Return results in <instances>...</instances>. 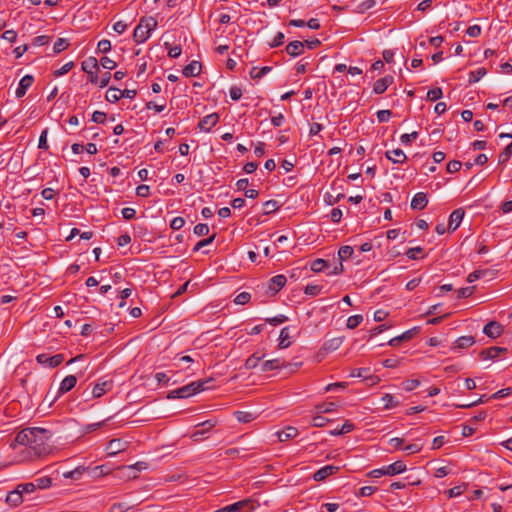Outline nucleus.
<instances>
[{
	"label": "nucleus",
	"instance_id": "obj_63",
	"mask_svg": "<svg viewBox=\"0 0 512 512\" xmlns=\"http://www.w3.org/2000/svg\"><path fill=\"white\" fill-rule=\"evenodd\" d=\"M392 112L390 110H379L377 112V119L380 123L388 122Z\"/></svg>",
	"mask_w": 512,
	"mask_h": 512
},
{
	"label": "nucleus",
	"instance_id": "obj_47",
	"mask_svg": "<svg viewBox=\"0 0 512 512\" xmlns=\"http://www.w3.org/2000/svg\"><path fill=\"white\" fill-rule=\"evenodd\" d=\"M442 95H443V92H442L441 88H439V87L433 88L427 92V99L430 101H436V100L440 99L442 97Z\"/></svg>",
	"mask_w": 512,
	"mask_h": 512
},
{
	"label": "nucleus",
	"instance_id": "obj_29",
	"mask_svg": "<svg viewBox=\"0 0 512 512\" xmlns=\"http://www.w3.org/2000/svg\"><path fill=\"white\" fill-rule=\"evenodd\" d=\"M381 401L384 403V409H392L401 404V402L392 394L386 393L381 397Z\"/></svg>",
	"mask_w": 512,
	"mask_h": 512
},
{
	"label": "nucleus",
	"instance_id": "obj_44",
	"mask_svg": "<svg viewBox=\"0 0 512 512\" xmlns=\"http://www.w3.org/2000/svg\"><path fill=\"white\" fill-rule=\"evenodd\" d=\"M166 49H168V56L170 58H177L181 55L182 49L180 46L171 47L168 42L164 43Z\"/></svg>",
	"mask_w": 512,
	"mask_h": 512
},
{
	"label": "nucleus",
	"instance_id": "obj_4",
	"mask_svg": "<svg viewBox=\"0 0 512 512\" xmlns=\"http://www.w3.org/2000/svg\"><path fill=\"white\" fill-rule=\"evenodd\" d=\"M64 360L63 354H56L54 356H49L47 354H39L36 357V361L41 364L48 366L49 368H55L59 366Z\"/></svg>",
	"mask_w": 512,
	"mask_h": 512
},
{
	"label": "nucleus",
	"instance_id": "obj_12",
	"mask_svg": "<svg viewBox=\"0 0 512 512\" xmlns=\"http://www.w3.org/2000/svg\"><path fill=\"white\" fill-rule=\"evenodd\" d=\"M464 214L465 212L462 208L454 210L449 217L448 229L455 231L463 220Z\"/></svg>",
	"mask_w": 512,
	"mask_h": 512
},
{
	"label": "nucleus",
	"instance_id": "obj_42",
	"mask_svg": "<svg viewBox=\"0 0 512 512\" xmlns=\"http://www.w3.org/2000/svg\"><path fill=\"white\" fill-rule=\"evenodd\" d=\"M330 420L324 416H322V414H316L315 416H313L312 418V425L314 427H324L326 426V424L329 422Z\"/></svg>",
	"mask_w": 512,
	"mask_h": 512
},
{
	"label": "nucleus",
	"instance_id": "obj_62",
	"mask_svg": "<svg viewBox=\"0 0 512 512\" xmlns=\"http://www.w3.org/2000/svg\"><path fill=\"white\" fill-rule=\"evenodd\" d=\"M136 195L139 197L146 198L150 195V187L145 184H141L136 188Z\"/></svg>",
	"mask_w": 512,
	"mask_h": 512
},
{
	"label": "nucleus",
	"instance_id": "obj_39",
	"mask_svg": "<svg viewBox=\"0 0 512 512\" xmlns=\"http://www.w3.org/2000/svg\"><path fill=\"white\" fill-rule=\"evenodd\" d=\"M33 483L35 485V488L47 489V488L51 487L52 480L50 477L44 476V477L37 478L35 480V482H33Z\"/></svg>",
	"mask_w": 512,
	"mask_h": 512
},
{
	"label": "nucleus",
	"instance_id": "obj_19",
	"mask_svg": "<svg viewBox=\"0 0 512 512\" xmlns=\"http://www.w3.org/2000/svg\"><path fill=\"white\" fill-rule=\"evenodd\" d=\"M23 502V496L17 488L10 491L6 496V503L11 507H17Z\"/></svg>",
	"mask_w": 512,
	"mask_h": 512
},
{
	"label": "nucleus",
	"instance_id": "obj_1",
	"mask_svg": "<svg viewBox=\"0 0 512 512\" xmlns=\"http://www.w3.org/2000/svg\"><path fill=\"white\" fill-rule=\"evenodd\" d=\"M51 432L40 427H28L19 431L14 442L19 445L28 446L37 457H43L50 453L49 441Z\"/></svg>",
	"mask_w": 512,
	"mask_h": 512
},
{
	"label": "nucleus",
	"instance_id": "obj_31",
	"mask_svg": "<svg viewBox=\"0 0 512 512\" xmlns=\"http://www.w3.org/2000/svg\"><path fill=\"white\" fill-rule=\"evenodd\" d=\"M315 410L318 414L331 413L337 410V405L334 402H324L317 404Z\"/></svg>",
	"mask_w": 512,
	"mask_h": 512
},
{
	"label": "nucleus",
	"instance_id": "obj_49",
	"mask_svg": "<svg viewBox=\"0 0 512 512\" xmlns=\"http://www.w3.org/2000/svg\"><path fill=\"white\" fill-rule=\"evenodd\" d=\"M73 67H74V62L70 61V62L64 64L61 68L55 70L53 74L55 77H60L64 74L68 73Z\"/></svg>",
	"mask_w": 512,
	"mask_h": 512
},
{
	"label": "nucleus",
	"instance_id": "obj_33",
	"mask_svg": "<svg viewBox=\"0 0 512 512\" xmlns=\"http://www.w3.org/2000/svg\"><path fill=\"white\" fill-rule=\"evenodd\" d=\"M120 89L115 87H110L106 92V100L111 103H115L121 99V96H119Z\"/></svg>",
	"mask_w": 512,
	"mask_h": 512
},
{
	"label": "nucleus",
	"instance_id": "obj_37",
	"mask_svg": "<svg viewBox=\"0 0 512 512\" xmlns=\"http://www.w3.org/2000/svg\"><path fill=\"white\" fill-rule=\"evenodd\" d=\"M353 247L351 246H348V245H345V246H342L340 247L339 251H338V256H339V259L340 261H345L347 260L348 258H350L352 255H353Z\"/></svg>",
	"mask_w": 512,
	"mask_h": 512
},
{
	"label": "nucleus",
	"instance_id": "obj_3",
	"mask_svg": "<svg viewBox=\"0 0 512 512\" xmlns=\"http://www.w3.org/2000/svg\"><path fill=\"white\" fill-rule=\"evenodd\" d=\"M157 26V21L153 17H143L133 32V40L137 44L144 43L151 36V31Z\"/></svg>",
	"mask_w": 512,
	"mask_h": 512
},
{
	"label": "nucleus",
	"instance_id": "obj_21",
	"mask_svg": "<svg viewBox=\"0 0 512 512\" xmlns=\"http://www.w3.org/2000/svg\"><path fill=\"white\" fill-rule=\"evenodd\" d=\"M285 366V361L276 358L272 360L264 361L261 365L262 372H268L271 370L282 369Z\"/></svg>",
	"mask_w": 512,
	"mask_h": 512
},
{
	"label": "nucleus",
	"instance_id": "obj_55",
	"mask_svg": "<svg viewBox=\"0 0 512 512\" xmlns=\"http://www.w3.org/2000/svg\"><path fill=\"white\" fill-rule=\"evenodd\" d=\"M474 289H475V287H473V286L472 287L460 288L457 291V298L458 299H462V298L470 297L473 294Z\"/></svg>",
	"mask_w": 512,
	"mask_h": 512
},
{
	"label": "nucleus",
	"instance_id": "obj_6",
	"mask_svg": "<svg viewBox=\"0 0 512 512\" xmlns=\"http://www.w3.org/2000/svg\"><path fill=\"white\" fill-rule=\"evenodd\" d=\"M503 332V327L500 323L496 321H490L483 328V333L489 338H497Z\"/></svg>",
	"mask_w": 512,
	"mask_h": 512
},
{
	"label": "nucleus",
	"instance_id": "obj_25",
	"mask_svg": "<svg viewBox=\"0 0 512 512\" xmlns=\"http://www.w3.org/2000/svg\"><path fill=\"white\" fill-rule=\"evenodd\" d=\"M250 449H258L257 446H252V447H242V448H229L225 451V456L227 458H231V459H234L236 457H242V458H245L247 457V455L245 454H241L242 452H246Z\"/></svg>",
	"mask_w": 512,
	"mask_h": 512
},
{
	"label": "nucleus",
	"instance_id": "obj_14",
	"mask_svg": "<svg viewBox=\"0 0 512 512\" xmlns=\"http://www.w3.org/2000/svg\"><path fill=\"white\" fill-rule=\"evenodd\" d=\"M127 442L121 439H113L107 446L108 455L114 456L127 448Z\"/></svg>",
	"mask_w": 512,
	"mask_h": 512
},
{
	"label": "nucleus",
	"instance_id": "obj_61",
	"mask_svg": "<svg viewBox=\"0 0 512 512\" xmlns=\"http://www.w3.org/2000/svg\"><path fill=\"white\" fill-rule=\"evenodd\" d=\"M98 51L108 53L111 50V42L107 39H102L97 45Z\"/></svg>",
	"mask_w": 512,
	"mask_h": 512
},
{
	"label": "nucleus",
	"instance_id": "obj_11",
	"mask_svg": "<svg viewBox=\"0 0 512 512\" xmlns=\"http://www.w3.org/2000/svg\"><path fill=\"white\" fill-rule=\"evenodd\" d=\"M33 82L34 78L32 75H25L22 77L15 92L16 97L22 98L26 94V91L32 86Z\"/></svg>",
	"mask_w": 512,
	"mask_h": 512
},
{
	"label": "nucleus",
	"instance_id": "obj_24",
	"mask_svg": "<svg viewBox=\"0 0 512 512\" xmlns=\"http://www.w3.org/2000/svg\"><path fill=\"white\" fill-rule=\"evenodd\" d=\"M475 343L473 336H461L453 344L452 349H465L472 346Z\"/></svg>",
	"mask_w": 512,
	"mask_h": 512
},
{
	"label": "nucleus",
	"instance_id": "obj_52",
	"mask_svg": "<svg viewBox=\"0 0 512 512\" xmlns=\"http://www.w3.org/2000/svg\"><path fill=\"white\" fill-rule=\"evenodd\" d=\"M420 385V381L417 379H408L402 383L405 391H412Z\"/></svg>",
	"mask_w": 512,
	"mask_h": 512
},
{
	"label": "nucleus",
	"instance_id": "obj_20",
	"mask_svg": "<svg viewBox=\"0 0 512 512\" xmlns=\"http://www.w3.org/2000/svg\"><path fill=\"white\" fill-rule=\"evenodd\" d=\"M344 337H334L326 340L321 348L326 353L337 350L343 343Z\"/></svg>",
	"mask_w": 512,
	"mask_h": 512
},
{
	"label": "nucleus",
	"instance_id": "obj_32",
	"mask_svg": "<svg viewBox=\"0 0 512 512\" xmlns=\"http://www.w3.org/2000/svg\"><path fill=\"white\" fill-rule=\"evenodd\" d=\"M487 71L484 67H480L474 71L469 73V83L473 84L478 82L484 75H486Z\"/></svg>",
	"mask_w": 512,
	"mask_h": 512
},
{
	"label": "nucleus",
	"instance_id": "obj_40",
	"mask_svg": "<svg viewBox=\"0 0 512 512\" xmlns=\"http://www.w3.org/2000/svg\"><path fill=\"white\" fill-rule=\"evenodd\" d=\"M362 321H363L362 315H353L347 319L346 326L349 329H355L356 327H358L361 324Z\"/></svg>",
	"mask_w": 512,
	"mask_h": 512
},
{
	"label": "nucleus",
	"instance_id": "obj_23",
	"mask_svg": "<svg viewBox=\"0 0 512 512\" xmlns=\"http://www.w3.org/2000/svg\"><path fill=\"white\" fill-rule=\"evenodd\" d=\"M298 435V430L295 427L289 426L282 431L277 432V436L280 442H285L295 438Z\"/></svg>",
	"mask_w": 512,
	"mask_h": 512
},
{
	"label": "nucleus",
	"instance_id": "obj_9",
	"mask_svg": "<svg viewBox=\"0 0 512 512\" xmlns=\"http://www.w3.org/2000/svg\"><path fill=\"white\" fill-rule=\"evenodd\" d=\"M339 467L338 466H334V465H327V466H324L322 468H320L319 470H317L314 475H313V479L315 481H323L325 480L327 477L337 473L339 471Z\"/></svg>",
	"mask_w": 512,
	"mask_h": 512
},
{
	"label": "nucleus",
	"instance_id": "obj_26",
	"mask_svg": "<svg viewBox=\"0 0 512 512\" xmlns=\"http://www.w3.org/2000/svg\"><path fill=\"white\" fill-rule=\"evenodd\" d=\"M81 66L82 70L87 74H91L94 70H99V62L95 57H88L82 62Z\"/></svg>",
	"mask_w": 512,
	"mask_h": 512
},
{
	"label": "nucleus",
	"instance_id": "obj_59",
	"mask_svg": "<svg viewBox=\"0 0 512 512\" xmlns=\"http://www.w3.org/2000/svg\"><path fill=\"white\" fill-rule=\"evenodd\" d=\"M51 38L47 35H40L33 39L32 44L34 46H44L50 42Z\"/></svg>",
	"mask_w": 512,
	"mask_h": 512
},
{
	"label": "nucleus",
	"instance_id": "obj_41",
	"mask_svg": "<svg viewBox=\"0 0 512 512\" xmlns=\"http://www.w3.org/2000/svg\"><path fill=\"white\" fill-rule=\"evenodd\" d=\"M68 46H69V43L66 39L58 38L57 41L54 43L53 51L55 54H58V53L64 51L65 49H67Z\"/></svg>",
	"mask_w": 512,
	"mask_h": 512
},
{
	"label": "nucleus",
	"instance_id": "obj_18",
	"mask_svg": "<svg viewBox=\"0 0 512 512\" xmlns=\"http://www.w3.org/2000/svg\"><path fill=\"white\" fill-rule=\"evenodd\" d=\"M76 383H77L76 376H74V375L66 376L60 383V387L58 390L59 394H65V393L69 392L70 390H72L75 387Z\"/></svg>",
	"mask_w": 512,
	"mask_h": 512
},
{
	"label": "nucleus",
	"instance_id": "obj_10",
	"mask_svg": "<svg viewBox=\"0 0 512 512\" xmlns=\"http://www.w3.org/2000/svg\"><path fill=\"white\" fill-rule=\"evenodd\" d=\"M286 281H287L286 277L282 274L273 276L269 280V284H268L269 291H271L273 294L278 293L285 286Z\"/></svg>",
	"mask_w": 512,
	"mask_h": 512
},
{
	"label": "nucleus",
	"instance_id": "obj_36",
	"mask_svg": "<svg viewBox=\"0 0 512 512\" xmlns=\"http://www.w3.org/2000/svg\"><path fill=\"white\" fill-rule=\"evenodd\" d=\"M327 266L328 263L326 260L318 258L312 261L310 268L313 272L318 273L323 271Z\"/></svg>",
	"mask_w": 512,
	"mask_h": 512
},
{
	"label": "nucleus",
	"instance_id": "obj_13",
	"mask_svg": "<svg viewBox=\"0 0 512 512\" xmlns=\"http://www.w3.org/2000/svg\"><path fill=\"white\" fill-rule=\"evenodd\" d=\"M428 204L427 194L424 192H418L414 195L411 201V208L414 210H423Z\"/></svg>",
	"mask_w": 512,
	"mask_h": 512
},
{
	"label": "nucleus",
	"instance_id": "obj_27",
	"mask_svg": "<svg viewBox=\"0 0 512 512\" xmlns=\"http://www.w3.org/2000/svg\"><path fill=\"white\" fill-rule=\"evenodd\" d=\"M406 470V465L402 461H396L385 467V472L387 475L394 476L396 474L402 473Z\"/></svg>",
	"mask_w": 512,
	"mask_h": 512
},
{
	"label": "nucleus",
	"instance_id": "obj_60",
	"mask_svg": "<svg viewBox=\"0 0 512 512\" xmlns=\"http://www.w3.org/2000/svg\"><path fill=\"white\" fill-rule=\"evenodd\" d=\"M369 373V369L368 368H356V369H353L350 373V376L351 377H357V378H367L368 377V374Z\"/></svg>",
	"mask_w": 512,
	"mask_h": 512
},
{
	"label": "nucleus",
	"instance_id": "obj_38",
	"mask_svg": "<svg viewBox=\"0 0 512 512\" xmlns=\"http://www.w3.org/2000/svg\"><path fill=\"white\" fill-rule=\"evenodd\" d=\"M279 208L278 202L276 200H268L263 204V213L265 215L271 214L277 211Z\"/></svg>",
	"mask_w": 512,
	"mask_h": 512
},
{
	"label": "nucleus",
	"instance_id": "obj_58",
	"mask_svg": "<svg viewBox=\"0 0 512 512\" xmlns=\"http://www.w3.org/2000/svg\"><path fill=\"white\" fill-rule=\"evenodd\" d=\"M461 167H462V163L460 161L451 160L448 162L446 169H447L448 173H455V172H458Z\"/></svg>",
	"mask_w": 512,
	"mask_h": 512
},
{
	"label": "nucleus",
	"instance_id": "obj_30",
	"mask_svg": "<svg viewBox=\"0 0 512 512\" xmlns=\"http://www.w3.org/2000/svg\"><path fill=\"white\" fill-rule=\"evenodd\" d=\"M263 358H264V354L260 355L258 352H256L246 359L244 366L247 370L254 369L258 366L259 362Z\"/></svg>",
	"mask_w": 512,
	"mask_h": 512
},
{
	"label": "nucleus",
	"instance_id": "obj_53",
	"mask_svg": "<svg viewBox=\"0 0 512 512\" xmlns=\"http://www.w3.org/2000/svg\"><path fill=\"white\" fill-rule=\"evenodd\" d=\"M322 287L319 285L309 284L305 287L304 293L309 296H317L320 294Z\"/></svg>",
	"mask_w": 512,
	"mask_h": 512
},
{
	"label": "nucleus",
	"instance_id": "obj_7",
	"mask_svg": "<svg viewBox=\"0 0 512 512\" xmlns=\"http://www.w3.org/2000/svg\"><path fill=\"white\" fill-rule=\"evenodd\" d=\"M112 387H113L112 380H104V381L98 382L94 385V387L92 389V397L100 398L106 392L110 391L112 389Z\"/></svg>",
	"mask_w": 512,
	"mask_h": 512
},
{
	"label": "nucleus",
	"instance_id": "obj_16",
	"mask_svg": "<svg viewBox=\"0 0 512 512\" xmlns=\"http://www.w3.org/2000/svg\"><path fill=\"white\" fill-rule=\"evenodd\" d=\"M385 155L390 161H392L395 164H402L407 160L406 154L400 148L388 150Z\"/></svg>",
	"mask_w": 512,
	"mask_h": 512
},
{
	"label": "nucleus",
	"instance_id": "obj_57",
	"mask_svg": "<svg viewBox=\"0 0 512 512\" xmlns=\"http://www.w3.org/2000/svg\"><path fill=\"white\" fill-rule=\"evenodd\" d=\"M512 154V142L505 147L503 152L499 155V161L504 163L509 160Z\"/></svg>",
	"mask_w": 512,
	"mask_h": 512
},
{
	"label": "nucleus",
	"instance_id": "obj_48",
	"mask_svg": "<svg viewBox=\"0 0 512 512\" xmlns=\"http://www.w3.org/2000/svg\"><path fill=\"white\" fill-rule=\"evenodd\" d=\"M251 299V294L248 292H241L239 293L235 299L234 302L238 305H244L247 304Z\"/></svg>",
	"mask_w": 512,
	"mask_h": 512
},
{
	"label": "nucleus",
	"instance_id": "obj_51",
	"mask_svg": "<svg viewBox=\"0 0 512 512\" xmlns=\"http://www.w3.org/2000/svg\"><path fill=\"white\" fill-rule=\"evenodd\" d=\"M193 232L197 236H205L209 233V226L204 223H199L194 227Z\"/></svg>",
	"mask_w": 512,
	"mask_h": 512
},
{
	"label": "nucleus",
	"instance_id": "obj_34",
	"mask_svg": "<svg viewBox=\"0 0 512 512\" xmlns=\"http://www.w3.org/2000/svg\"><path fill=\"white\" fill-rule=\"evenodd\" d=\"M271 67L269 66H264L262 67L261 69H258L257 67H253L250 71V76L251 78L253 79H260L262 78L264 75H266L268 72L271 71Z\"/></svg>",
	"mask_w": 512,
	"mask_h": 512
},
{
	"label": "nucleus",
	"instance_id": "obj_45",
	"mask_svg": "<svg viewBox=\"0 0 512 512\" xmlns=\"http://www.w3.org/2000/svg\"><path fill=\"white\" fill-rule=\"evenodd\" d=\"M16 488L18 490H20L22 495L24 493H26V494L33 493L36 490L35 485H34L33 482L19 484V485H17Z\"/></svg>",
	"mask_w": 512,
	"mask_h": 512
},
{
	"label": "nucleus",
	"instance_id": "obj_46",
	"mask_svg": "<svg viewBox=\"0 0 512 512\" xmlns=\"http://www.w3.org/2000/svg\"><path fill=\"white\" fill-rule=\"evenodd\" d=\"M418 137V132L414 131L412 133H405L401 135L400 141L403 145H410L412 141L416 140Z\"/></svg>",
	"mask_w": 512,
	"mask_h": 512
},
{
	"label": "nucleus",
	"instance_id": "obj_28",
	"mask_svg": "<svg viewBox=\"0 0 512 512\" xmlns=\"http://www.w3.org/2000/svg\"><path fill=\"white\" fill-rule=\"evenodd\" d=\"M291 345L290 341V328L284 327L280 331L279 335V348L285 349L288 348Z\"/></svg>",
	"mask_w": 512,
	"mask_h": 512
},
{
	"label": "nucleus",
	"instance_id": "obj_15",
	"mask_svg": "<svg viewBox=\"0 0 512 512\" xmlns=\"http://www.w3.org/2000/svg\"><path fill=\"white\" fill-rule=\"evenodd\" d=\"M393 83L392 76L382 77L374 83L373 91L375 94H383L387 88Z\"/></svg>",
	"mask_w": 512,
	"mask_h": 512
},
{
	"label": "nucleus",
	"instance_id": "obj_8",
	"mask_svg": "<svg viewBox=\"0 0 512 512\" xmlns=\"http://www.w3.org/2000/svg\"><path fill=\"white\" fill-rule=\"evenodd\" d=\"M507 351H508V349L506 347L493 346V347L483 349L479 353V357L482 360L496 359L501 353H506Z\"/></svg>",
	"mask_w": 512,
	"mask_h": 512
},
{
	"label": "nucleus",
	"instance_id": "obj_64",
	"mask_svg": "<svg viewBox=\"0 0 512 512\" xmlns=\"http://www.w3.org/2000/svg\"><path fill=\"white\" fill-rule=\"evenodd\" d=\"M184 224H185L184 218L178 216V217L173 218V220L170 223V227L173 230H179L184 226Z\"/></svg>",
	"mask_w": 512,
	"mask_h": 512
},
{
	"label": "nucleus",
	"instance_id": "obj_43",
	"mask_svg": "<svg viewBox=\"0 0 512 512\" xmlns=\"http://www.w3.org/2000/svg\"><path fill=\"white\" fill-rule=\"evenodd\" d=\"M287 320H288L287 316L280 314L275 317L266 318L265 322L270 325L277 326L279 324L285 323Z\"/></svg>",
	"mask_w": 512,
	"mask_h": 512
},
{
	"label": "nucleus",
	"instance_id": "obj_17",
	"mask_svg": "<svg viewBox=\"0 0 512 512\" xmlns=\"http://www.w3.org/2000/svg\"><path fill=\"white\" fill-rule=\"evenodd\" d=\"M285 50L292 57L299 56L304 52V42L298 40L292 41L288 43Z\"/></svg>",
	"mask_w": 512,
	"mask_h": 512
},
{
	"label": "nucleus",
	"instance_id": "obj_5",
	"mask_svg": "<svg viewBox=\"0 0 512 512\" xmlns=\"http://www.w3.org/2000/svg\"><path fill=\"white\" fill-rule=\"evenodd\" d=\"M219 115L217 113H211L204 116L198 123V128L202 131L210 132L211 129L218 123Z\"/></svg>",
	"mask_w": 512,
	"mask_h": 512
},
{
	"label": "nucleus",
	"instance_id": "obj_50",
	"mask_svg": "<svg viewBox=\"0 0 512 512\" xmlns=\"http://www.w3.org/2000/svg\"><path fill=\"white\" fill-rule=\"evenodd\" d=\"M99 63L107 70H113L117 66L116 62L107 56L102 57Z\"/></svg>",
	"mask_w": 512,
	"mask_h": 512
},
{
	"label": "nucleus",
	"instance_id": "obj_2",
	"mask_svg": "<svg viewBox=\"0 0 512 512\" xmlns=\"http://www.w3.org/2000/svg\"><path fill=\"white\" fill-rule=\"evenodd\" d=\"M212 379L206 380H198L191 382L185 386H182L178 389L172 390L168 393V399H183L188 398L190 396L195 395L198 392L204 391L207 389L206 384L211 382Z\"/></svg>",
	"mask_w": 512,
	"mask_h": 512
},
{
	"label": "nucleus",
	"instance_id": "obj_35",
	"mask_svg": "<svg viewBox=\"0 0 512 512\" xmlns=\"http://www.w3.org/2000/svg\"><path fill=\"white\" fill-rule=\"evenodd\" d=\"M234 415L236 419L241 423H249L254 420V415L251 412L236 411Z\"/></svg>",
	"mask_w": 512,
	"mask_h": 512
},
{
	"label": "nucleus",
	"instance_id": "obj_56",
	"mask_svg": "<svg viewBox=\"0 0 512 512\" xmlns=\"http://www.w3.org/2000/svg\"><path fill=\"white\" fill-rule=\"evenodd\" d=\"M216 421L212 419H208L204 422H201L196 425V427H202V431H204V434L210 431L213 427H215Z\"/></svg>",
	"mask_w": 512,
	"mask_h": 512
},
{
	"label": "nucleus",
	"instance_id": "obj_22",
	"mask_svg": "<svg viewBox=\"0 0 512 512\" xmlns=\"http://www.w3.org/2000/svg\"><path fill=\"white\" fill-rule=\"evenodd\" d=\"M200 72L201 63L198 61H192L191 63L187 64L182 70V73L185 77H195L198 76Z\"/></svg>",
	"mask_w": 512,
	"mask_h": 512
},
{
	"label": "nucleus",
	"instance_id": "obj_54",
	"mask_svg": "<svg viewBox=\"0 0 512 512\" xmlns=\"http://www.w3.org/2000/svg\"><path fill=\"white\" fill-rule=\"evenodd\" d=\"M511 394H512V388L508 387V388H504V389H501V390L493 393L490 396V398H492V399H501V398L510 396Z\"/></svg>",
	"mask_w": 512,
	"mask_h": 512
}]
</instances>
